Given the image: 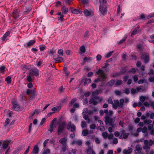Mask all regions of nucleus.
Returning a JSON list of instances; mask_svg holds the SVG:
<instances>
[{
  "label": "nucleus",
  "instance_id": "f257e3e1",
  "mask_svg": "<svg viewBox=\"0 0 154 154\" xmlns=\"http://www.w3.org/2000/svg\"><path fill=\"white\" fill-rule=\"evenodd\" d=\"M104 112L106 114L105 116V123L106 124H109L112 127H114L115 126V124H113V120L110 118L111 116L113 114V112L112 111H109L108 112V110L105 109Z\"/></svg>",
  "mask_w": 154,
  "mask_h": 154
},
{
  "label": "nucleus",
  "instance_id": "f03ea898",
  "mask_svg": "<svg viewBox=\"0 0 154 154\" xmlns=\"http://www.w3.org/2000/svg\"><path fill=\"white\" fill-rule=\"evenodd\" d=\"M99 92L97 90L95 91L92 93V96L93 98H92L90 100L89 102L90 104H93L95 105L101 101L102 99L97 96Z\"/></svg>",
  "mask_w": 154,
  "mask_h": 154
},
{
  "label": "nucleus",
  "instance_id": "7ed1b4c3",
  "mask_svg": "<svg viewBox=\"0 0 154 154\" xmlns=\"http://www.w3.org/2000/svg\"><path fill=\"white\" fill-rule=\"evenodd\" d=\"M97 73L99 75V78L95 80L94 81V82H97L100 81V79H102L103 81L106 79V74L103 70L100 69L97 72Z\"/></svg>",
  "mask_w": 154,
  "mask_h": 154
},
{
  "label": "nucleus",
  "instance_id": "20e7f679",
  "mask_svg": "<svg viewBox=\"0 0 154 154\" xmlns=\"http://www.w3.org/2000/svg\"><path fill=\"white\" fill-rule=\"evenodd\" d=\"M10 15L14 19H17L21 16L20 10L18 9H16L13 11L12 13L10 14Z\"/></svg>",
  "mask_w": 154,
  "mask_h": 154
},
{
  "label": "nucleus",
  "instance_id": "39448f33",
  "mask_svg": "<svg viewBox=\"0 0 154 154\" xmlns=\"http://www.w3.org/2000/svg\"><path fill=\"white\" fill-rule=\"evenodd\" d=\"M36 42V40L35 39L29 40L24 44V46L26 48H29L33 47L34 45Z\"/></svg>",
  "mask_w": 154,
  "mask_h": 154
},
{
  "label": "nucleus",
  "instance_id": "423d86ee",
  "mask_svg": "<svg viewBox=\"0 0 154 154\" xmlns=\"http://www.w3.org/2000/svg\"><path fill=\"white\" fill-rule=\"evenodd\" d=\"M144 146L143 148L146 149L150 148V146H151L153 143V141L152 140H150L149 141L148 140H145L144 141Z\"/></svg>",
  "mask_w": 154,
  "mask_h": 154
},
{
  "label": "nucleus",
  "instance_id": "0eeeda50",
  "mask_svg": "<svg viewBox=\"0 0 154 154\" xmlns=\"http://www.w3.org/2000/svg\"><path fill=\"white\" fill-rule=\"evenodd\" d=\"M88 110L87 108L84 109L83 111L82 114L83 115L84 118L86 120H88V123H90V120L88 119Z\"/></svg>",
  "mask_w": 154,
  "mask_h": 154
},
{
  "label": "nucleus",
  "instance_id": "6e6552de",
  "mask_svg": "<svg viewBox=\"0 0 154 154\" xmlns=\"http://www.w3.org/2000/svg\"><path fill=\"white\" fill-rule=\"evenodd\" d=\"M107 8L106 6L103 5H100L99 6V11L102 15H104L107 13Z\"/></svg>",
  "mask_w": 154,
  "mask_h": 154
},
{
  "label": "nucleus",
  "instance_id": "1a4fd4ad",
  "mask_svg": "<svg viewBox=\"0 0 154 154\" xmlns=\"http://www.w3.org/2000/svg\"><path fill=\"white\" fill-rule=\"evenodd\" d=\"M67 128L68 130H69L71 131H74L75 129V127L74 125L72 124L71 122H68L67 126Z\"/></svg>",
  "mask_w": 154,
  "mask_h": 154
},
{
  "label": "nucleus",
  "instance_id": "9d476101",
  "mask_svg": "<svg viewBox=\"0 0 154 154\" xmlns=\"http://www.w3.org/2000/svg\"><path fill=\"white\" fill-rule=\"evenodd\" d=\"M141 58L145 63H147L149 60V55L146 53H144L142 56Z\"/></svg>",
  "mask_w": 154,
  "mask_h": 154
},
{
  "label": "nucleus",
  "instance_id": "9b49d317",
  "mask_svg": "<svg viewBox=\"0 0 154 154\" xmlns=\"http://www.w3.org/2000/svg\"><path fill=\"white\" fill-rule=\"evenodd\" d=\"M129 135V133H126L124 130L122 131L121 135H120L119 138L120 139L126 138L128 137Z\"/></svg>",
  "mask_w": 154,
  "mask_h": 154
},
{
  "label": "nucleus",
  "instance_id": "f8f14e48",
  "mask_svg": "<svg viewBox=\"0 0 154 154\" xmlns=\"http://www.w3.org/2000/svg\"><path fill=\"white\" fill-rule=\"evenodd\" d=\"M142 86H140L136 89H132L131 90V93L132 94H135L139 92L142 88Z\"/></svg>",
  "mask_w": 154,
  "mask_h": 154
},
{
  "label": "nucleus",
  "instance_id": "ddd939ff",
  "mask_svg": "<svg viewBox=\"0 0 154 154\" xmlns=\"http://www.w3.org/2000/svg\"><path fill=\"white\" fill-rule=\"evenodd\" d=\"M132 149L131 148H128L124 149L122 151L123 154H130L132 151Z\"/></svg>",
  "mask_w": 154,
  "mask_h": 154
},
{
  "label": "nucleus",
  "instance_id": "4468645a",
  "mask_svg": "<svg viewBox=\"0 0 154 154\" xmlns=\"http://www.w3.org/2000/svg\"><path fill=\"white\" fill-rule=\"evenodd\" d=\"M32 7L31 5L27 6L25 8V11L23 12V13L25 14H28L31 10Z\"/></svg>",
  "mask_w": 154,
  "mask_h": 154
},
{
  "label": "nucleus",
  "instance_id": "2eb2a0df",
  "mask_svg": "<svg viewBox=\"0 0 154 154\" xmlns=\"http://www.w3.org/2000/svg\"><path fill=\"white\" fill-rule=\"evenodd\" d=\"M65 126V124L64 123H62L60 125L58 130V133L60 134L62 131Z\"/></svg>",
  "mask_w": 154,
  "mask_h": 154
},
{
  "label": "nucleus",
  "instance_id": "dca6fc26",
  "mask_svg": "<svg viewBox=\"0 0 154 154\" xmlns=\"http://www.w3.org/2000/svg\"><path fill=\"white\" fill-rule=\"evenodd\" d=\"M113 108L115 109H116L117 108L119 107V102L118 100H115L114 102L112 103Z\"/></svg>",
  "mask_w": 154,
  "mask_h": 154
},
{
  "label": "nucleus",
  "instance_id": "f3484780",
  "mask_svg": "<svg viewBox=\"0 0 154 154\" xmlns=\"http://www.w3.org/2000/svg\"><path fill=\"white\" fill-rule=\"evenodd\" d=\"M11 34V32L9 31H8L6 32L3 35L2 37L1 38V39L3 41H4L5 40L6 38L8 36H9Z\"/></svg>",
  "mask_w": 154,
  "mask_h": 154
},
{
  "label": "nucleus",
  "instance_id": "a211bd4d",
  "mask_svg": "<svg viewBox=\"0 0 154 154\" xmlns=\"http://www.w3.org/2000/svg\"><path fill=\"white\" fill-rule=\"evenodd\" d=\"M13 109L16 111L20 109V106L16 103H13Z\"/></svg>",
  "mask_w": 154,
  "mask_h": 154
},
{
  "label": "nucleus",
  "instance_id": "6ab92c4d",
  "mask_svg": "<svg viewBox=\"0 0 154 154\" xmlns=\"http://www.w3.org/2000/svg\"><path fill=\"white\" fill-rule=\"evenodd\" d=\"M87 154H96L91 147H89L87 150Z\"/></svg>",
  "mask_w": 154,
  "mask_h": 154
},
{
  "label": "nucleus",
  "instance_id": "aec40b11",
  "mask_svg": "<svg viewBox=\"0 0 154 154\" xmlns=\"http://www.w3.org/2000/svg\"><path fill=\"white\" fill-rule=\"evenodd\" d=\"M31 73L33 75L38 76L39 74V72L37 69L35 68L31 71Z\"/></svg>",
  "mask_w": 154,
  "mask_h": 154
},
{
  "label": "nucleus",
  "instance_id": "412c9836",
  "mask_svg": "<svg viewBox=\"0 0 154 154\" xmlns=\"http://www.w3.org/2000/svg\"><path fill=\"white\" fill-rule=\"evenodd\" d=\"M91 81L90 79L86 78L82 80V82H84V85L85 86H88V84L91 82Z\"/></svg>",
  "mask_w": 154,
  "mask_h": 154
},
{
  "label": "nucleus",
  "instance_id": "4be33fe9",
  "mask_svg": "<svg viewBox=\"0 0 154 154\" xmlns=\"http://www.w3.org/2000/svg\"><path fill=\"white\" fill-rule=\"evenodd\" d=\"M10 142V141L9 140H5L2 145V147L3 148L5 149H6L7 147Z\"/></svg>",
  "mask_w": 154,
  "mask_h": 154
},
{
  "label": "nucleus",
  "instance_id": "5701e85b",
  "mask_svg": "<svg viewBox=\"0 0 154 154\" xmlns=\"http://www.w3.org/2000/svg\"><path fill=\"white\" fill-rule=\"evenodd\" d=\"M141 151V146L140 145H138L136 146L135 152L137 153L140 152Z\"/></svg>",
  "mask_w": 154,
  "mask_h": 154
},
{
  "label": "nucleus",
  "instance_id": "b1692460",
  "mask_svg": "<svg viewBox=\"0 0 154 154\" xmlns=\"http://www.w3.org/2000/svg\"><path fill=\"white\" fill-rule=\"evenodd\" d=\"M149 97L146 96H141L140 97V100L141 102H143L145 100H148L149 99Z\"/></svg>",
  "mask_w": 154,
  "mask_h": 154
},
{
  "label": "nucleus",
  "instance_id": "393cba45",
  "mask_svg": "<svg viewBox=\"0 0 154 154\" xmlns=\"http://www.w3.org/2000/svg\"><path fill=\"white\" fill-rule=\"evenodd\" d=\"M67 139L66 137H64L61 139L60 140V142L63 145L66 144V142Z\"/></svg>",
  "mask_w": 154,
  "mask_h": 154
},
{
  "label": "nucleus",
  "instance_id": "a878e982",
  "mask_svg": "<svg viewBox=\"0 0 154 154\" xmlns=\"http://www.w3.org/2000/svg\"><path fill=\"white\" fill-rule=\"evenodd\" d=\"M82 142L80 140H77L76 141L73 140L72 143V144H76L78 145H81L82 144Z\"/></svg>",
  "mask_w": 154,
  "mask_h": 154
},
{
  "label": "nucleus",
  "instance_id": "bb28decb",
  "mask_svg": "<svg viewBox=\"0 0 154 154\" xmlns=\"http://www.w3.org/2000/svg\"><path fill=\"white\" fill-rule=\"evenodd\" d=\"M61 10L62 11V13L63 14H66L68 11V8L65 7V6L62 7Z\"/></svg>",
  "mask_w": 154,
  "mask_h": 154
},
{
  "label": "nucleus",
  "instance_id": "cd10ccee",
  "mask_svg": "<svg viewBox=\"0 0 154 154\" xmlns=\"http://www.w3.org/2000/svg\"><path fill=\"white\" fill-rule=\"evenodd\" d=\"M127 35H125L123 38L118 42V44H121L123 43L126 40L127 38Z\"/></svg>",
  "mask_w": 154,
  "mask_h": 154
},
{
  "label": "nucleus",
  "instance_id": "c85d7f7f",
  "mask_svg": "<svg viewBox=\"0 0 154 154\" xmlns=\"http://www.w3.org/2000/svg\"><path fill=\"white\" fill-rule=\"evenodd\" d=\"M84 13L85 16H88L91 15V12L88 9H86L84 11Z\"/></svg>",
  "mask_w": 154,
  "mask_h": 154
},
{
  "label": "nucleus",
  "instance_id": "c756f323",
  "mask_svg": "<svg viewBox=\"0 0 154 154\" xmlns=\"http://www.w3.org/2000/svg\"><path fill=\"white\" fill-rule=\"evenodd\" d=\"M60 109V106H58L52 108V110L54 112H58Z\"/></svg>",
  "mask_w": 154,
  "mask_h": 154
},
{
  "label": "nucleus",
  "instance_id": "7c9ffc66",
  "mask_svg": "<svg viewBox=\"0 0 154 154\" xmlns=\"http://www.w3.org/2000/svg\"><path fill=\"white\" fill-rule=\"evenodd\" d=\"M38 147L37 146H35L33 149L32 153H37L38 152Z\"/></svg>",
  "mask_w": 154,
  "mask_h": 154
},
{
  "label": "nucleus",
  "instance_id": "2f4dec72",
  "mask_svg": "<svg viewBox=\"0 0 154 154\" xmlns=\"http://www.w3.org/2000/svg\"><path fill=\"white\" fill-rule=\"evenodd\" d=\"M97 111V109L96 108H93L92 109L89 111L88 112V114L89 115L92 114Z\"/></svg>",
  "mask_w": 154,
  "mask_h": 154
},
{
  "label": "nucleus",
  "instance_id": "473e14b6",
  "mask_svg": "<svg viewBox=\"0 0 154 154\" xmlns=\"http://www.w3.org/2000/svg\"><path fill=\"white\" fill-rule=\"evenodd\" d=\"M55 126L54 124L53 123V122L50 125V127L48 130V131L50 132L51 133H52L53 131V129L54 127H55Z\"/></svg>",
  "mask_w": 154,
  "mask_h": 154
},
{
  "label": "nucleus",
  "instance_id": "72a5a7b5",
  "mask_svg": "<svg viewBox=\"0 0 154 154\" xmlns=\"http://www.w3.org/2000/svg\"><path fill=\"white\" fill-rule=\"evenodd\" d=\"M54 60L57 62H60L63 60V59L60 57H58L56 58H54Z\"/></svg>",
  "mask_w": 154,
  "mask_h": 154
},
{
  "label": "nucleus",
  "instance_id": "f704fd0d",
  "mask_svg": "<svg viewBox=\"0 0 154 154\" xmlns=\"http://www.w3.org/2000/svg\"><path fill=\"white\" fill-rule=\"evenodd\" d=\"M72 12L73 14H78L80 13V10L77 9H74L73 10H72Z\"/></svg>",
  "mask_w": 154,
  "mask_h": 154
},
{
  "label": "nucleus",
  "instance_id": "c9c22d12",
  "mask_svg": "<svg viewBox=\"0 0 154 154\" xmlns=\"http://www.w3.org/2000/svg\"><path fill=\"white\" fill-rule=\"evenodd\" d=\"M124 102V100L123 99H121L120 100V102L119 103V108L122 107L123 103Z\"/></svg>",
  "mask_w": 154,
  "mask_h": 154
},
{
  "label": "nucleus",
  "instance_id": "e433bc0d",
  "mask_svg": "<svg viewBox=\"0 0 154 154\" xmlns=\"http://www.w3.org/2000/svg\"><path fill=\"white\" fill-rule=\"evenodd\" d=\"M113 51H109V52H108L105 55V57H106L107 58H108L111 55H112V54L113 53Z\"/></svg>",
  "mask_w": 154,
  "mask_h": 154
},
{
  "label": "nucleus",
  "instance_id": "4c0bfd02",
  "mask_svg": "<svg viewBox=\"0 0 154 154\" xmlns=\"http://www.w3.org/2000/svg\"><path fill=\"white\" fill-rule=\"evenodd\" d=\"M88 133V131L87 130H83L82 132V135L83 136H86Z\"/></svg>",
  "mask_w": 154,
  "mask_h": 154
},
{
  "label": "nucleus",
  "instance_id": "58836bf2",
  "mask_svg": "<svg viewBox=\"0 0 154 154\" xmlns=\"http://www.w3.org/2000/svg\"><path fill=\"white\" fill-rule=\"evenodd\" d=\"M138 19H142L145 20V17L144 14H142L140 15Z\"/></svg>",
  "mask_w": 154,
  "mask_h": 154
},
{
  "label": "nucleus",
  "instance_id": "ea45409f",
  "mask_svg": "<svg viewBox=\"0 0 154 154\" xmlns=\"http://www.w3.org/2000/svg\"><path fill=\"white\" fill-rule=\"evenodd\" d=\"M63 145V146L62 147V150L63 152H64L67 149L68 146L66 144Z\"/></svg>",
  "mask_w": 154,
  "mask_h": 154
},
{
  "label": "nucleus",
  "instance_id": "a19ab883",
  "mask_svg": "<svg viewBox=\"0 0 154 154\" xmlns=\"http://www.w3.org/2000/svg\"><path fill=\"white\" fill-rule=\"evenodd\" d=\"M152 122V120L150 119H146L144 121V123L145 124H150Z\"/></svg>",
  "mask_w": 154,
  "mask_h": 154
},
{
  "label": "nucleus",
  "instance_id": "79ce46f5",
  "mask_svg": "<svg viewBox=\"0 0 154 154\" xmlns=\"http://www.w3.org/2000/svg\"><path fill=\"white\" fill-rule=\"evenodd\" d=\"M5 81L8 84L10 83L11 82V77L10 76H8L5 79Z\"/></svg>",
  "mask_w": 154,
  "mask_h": 154
},
{
  "label": "nucleus",
  "instance_id": "37998d69",
  "mask_svg": "<svg viewBox=\"0 0 154 154\" xmlns=\"http://www.w3.org/2000/svg\"><path fill=\"white\" fill-rule=\"evenodd\" d=\"M76 99L75 98L71 100L70 102V103L69 104V106H72L75 102L76 101Z\"/></svg>",
  "mask_w": 154,
  "mask_h": 154
},
{
  "label": "nucleus",
  "instance_id": "c03bdc74",
  "mask_svg": "<svg viewBox=\"0 0 154 154\" xmlns=\"http://www.w3.org/2000/svg\"><path fill=\"white\" fill-rule=\"evenodd\" d=\"M5 71V68L4 66H0V72H3Z\"/></svg>",
  "mask_w": 154,
  "mask_h": 154
},
{
  "label": "nucleus",
  "instance_id": "a18cd8bd",
  "mask_svg": "<svg viewBox=\"0 0 154 154\" xmlns=\"http://www.w3.org/2000/svg\"><path fill=\"white\" fill-rule=\"evenodd\" d=\"M73 0H65V3L66 5H71V2Z\"/></svg>",
  "mask_w": 154,
  "mask_h": 154
},
{
  "label": "nucleus",
  "instance_id": "49530a36",
  "mask_svg": "<svg viewBox=\"0 0 154 154\" xmlns=\"http://www.w3.org/2000/svg\"><path fill=\"white\" fill-rule=\"evenodd\" d=\"M153 125L152 124H149L148 127V129L149 131H150V130L154 129Z\"/></svg>",
  "mask_w": 154,
  "mask_h": 154
},
{
  "label": "nucleus",
  "instance_id": "de8ad7c7",
  "mask_svg": "<svg viewBox=\"0 0 154 154\" xmlns=\"http://www.w3.org/2000/svg\"><path fill=\"white\" fill-rule=\"evenodd\" d=\"M50 150L48 149H47L43 151L42 154H50Z\"/></svg>",
  "mask_w": 154,
  "mask_h": 154
},
{
  "label": "nucleus",
  "instance_id": "09e8293b",
  "mask_svg": "<svg viewBox=\"0 0 154 154\" xmlns=\"http://www.w3.org/2000/svg\"><path fill=\"white\" fill-rule=\"evenodd\" d=\"M122 80H118L115 82V84L116 85H118L122 84Z\"/></svg>",
  "mask_w": 154,
  "mask_h": 154
},
{
  "label": "nucleus",
  "instance_id": "8fccbe9b",
  "mask_svg": "<svg viewBox=\"0 0 154 154\" xmlns=\"http://www.w3.org/2000/svg\"><path fill=\"white\" fill-rule=\"evenodd\" d=\"M102 135L104 138H106L108 136V133L106 132H104L102 133Z\"/></svg>",
  "mask_w": 154,
  "mask_h": 154
},
{
  "label": "nucleus",
  "instance_id": "3c124183",
  "mask_svg": "<svg viewBox=\"0 0 154 154\" xmlns=\"http://www.w3.org/2000/svg\"><path fill=\"white\" fill-rule=\"evenodd\" d=\"M138 31L137 30L134 29L131 34V36H132L133 35H135L136 34L137 32Z\"/></svg>",
  "mask_w": 154,
  "mask_h": 154
},
{
  "label": "nucleus",
  "instance_id": "603ef678",
  "mask_svg": "<svg viewBox=\"0 0 154 154\" xmlns=\"http://www.w3.org/2000/svg\"><path fill=\"white\" fill-rule=\"evenodd\" d=\"M81 126L82 128L86 127V123L84 121H82L81 122Z\"/></svg>",
  "mask_w": 154,
  "mask_h": 154
},
{
  "label": "nucleus",
  "instance_id": "864d4df0",
  "mask_svg": "<svg viewBox=\"0 0 154 154\" xmlns=\"http://www.w3.org/2000/svg\"><path fill=\"white\" fill-rule=\"evenodd\" d=\"M100 5H103L107 2L106 0H99Z\"/></svg>",
  "mask_w": 154,
  "mask_h": 154
},
{
  "label": "nucleus",
  "instance_id": "5fc2aeb1",
  "mask_svg": "<svg viewBox=\"0 0 154 154\" xmlns=\"http://www.w3.org/2000/svg\"><path fill=\"white\" fill-rule=\"evenodd\" d=\"M147 129L146 127H144L143 128H142V132L143 133H145L147 132Z\"/></svg>",
  "mask_w": 154,
  "mask_h": 154
},
{
  "label": "nucleus",
  "instance_id": "6e6d98bb",
  "mask_svg": "<svg viewBox=\"0 0 154 154\" xmlns=\"http://www.w3.org/2000/svg\"><path fill=\"white\" fill-rule=\"evenodd\" d=\"M58 52L60 55H63V51L62 49L59 50Z\"/></svg>",
  "mask_w": 154,
  "mask_h": 154
},
{
  "label": "nucleus",
  "instance_id": "4d7b16f0",
  "mask_svg": "<svg viewBox=\"0 0 154 154\" xmlns=\"http://www.w3.org/2000/svg\"><path fill=\"white\" fill-rule=\"evenodd\" d=\"M121 10L120 6L119 5H118L117 9V15L120 14V12Z\"/></svg>",
  "mask_w": 154,
  "mask_h": 154
},
{
  "label": "nucleus",
  "instance_id": "13d9d810",
  "mask_svg": "<svg viewBox=\"0 0 154 154\" xmlns=\"http://www.w3.org/2000/svg\"><path fill=\"white\" fill-rule=\"evenodd\" d=\"M130 90L128 88H126L124 90V92L126 94H128L130 93Z\"/></svg>",
  "mask_w": 154,
  "mask_h": 154
},
{
  "label": "nucleus",
  "instance_id": "bf43d9fd",
  "mask_svg": "<svg viewBox=\"0 0 154 154\" xmlns=\"http://www.w3.org/2000/svg\"><path fill=\"white\" fill-rule=\"evenodd\" d=\"M98 129L102 131H104L105 128L103 126H100L98 127Z\"/></svg>",
  "mask_w": 154,
  "mask_h": 154
},
{
  "label": "nucleus",
  "instance_id": "052dcab7",
  "mask_svg": "<svg viewBox=\"0 0 154 154\" xmlns=\"http://www.w3.org/2000/svg\"><path fill=\"white\" fill-rule=\"evenodd\" d=\"M101 56L100 54H98L96 57L97 60V61H100L101 58Z\"/></svg>",
  "mask_w": 154,
  "mask_h": 154
},
{
  "label": "nucleus",
  "instance_id": "680f3d73",
  "mask_svg": "<svg viewBox=\"0 0 154 154\" xmlns=\"http://www.w3.org/2000/svg\"><path fill=\"white\" fill-rule=\"evenodd\" d=\"M150 38L152 39L150 42L154 43V34L151 35L150 36Z\"/></svg>",
  "mask_w": 154,
  "mask_h": 154
},
{
  "label": "nucleus",
  "instance_id": "e2e57ef3",
  "mask_svg": "<svg viewBox=\"0 0 154 154\" xmlns=\"http://www.w3.org/2000/svg\"><path fill=\"white\" fill-rule=\"evenodd\" d=\"M89 33V31H87L85 32L84 34V37L85 38L88 37V36Z\"/></svg>",
  "mask_w": 154,
  "mask_h": 154
},
{
  "label": "nucleus",
  "instance_id": "0e129e2a",
  "mask_svg": "<svg viewBox=\"0 0 154 154\" xmlns=\"http://www.w3.org/2000/svg\"><path fill=\"white\" fill-rule=\"evenodd\" d=\"M113 143L115 144H116L118 142V139L116 138H114L113 140Z\"/></svg>",
  "mask_w": 154,
  "mask_h": 154
},
{
  "label": "nucleus",
  "instance_id": "69168bd1",
  "mask_svg": "<svg viewBox=\"0 0 154 154\" xmlns=\"http://www.w3.org/2000/svg\"><path fill=\"white\" fill-rule=\"evenodd\" d=\"M96 125L94 124H92L91 125L90 128L91 129H94L96 128Z\"/></svg>",
  "mask_w": 154,
  "mask_h": 154
},
{
  "label": "nucleus",
  "instance_id": "338daca9",
  "mask_svg": "<svg viewBox=\"0 0 154 154\" xmlns=\"http://www.w3.org/2000/svg\"><path fill=\"white\" fill-rule=\"evenodd\" d=\"M146 82V81L145 79H141L139 81L138 83L139 84H142Z\"/></svg>",
  "mask_w": 154,
  "mask_h": 154
},
{
  "label": "nucleus",
  "instance_id": "774afa93",
  "mask_svg": "<svg viewBox=\"0 0 154 154\" xmlns=\"http://www.w3.org/2000/svg\"><path fill=\"white\" fill-rule=\"evenodd\" d=\"M149 80L151 82H154V77H151L149 78Z\"/></svg>",
  "mask_w": 154,
  "mask_h": 154
}]
</instances>
